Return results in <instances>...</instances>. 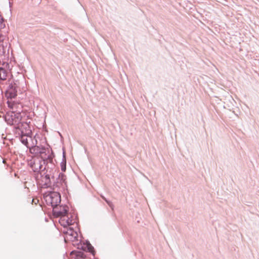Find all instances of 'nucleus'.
I'll list each match as a JSON object with an SVG mask.
<instances>
[{
	"label": "nucleus",
	"instance_id": "1",
	"mask_svg": "<svg viewBox=\"0 0 259 259\" xmlns=\"http://www.w3.org/2000/svg\"><path fill=\"white\" fill-rule=\"evenodd\" d=\"M22 116L20 113L8 112L5 115V120L8 124L16 127L22 121Z\"/></svg>",
	"mask_w": 259,
	"mask_h": 259
},
{
	"label": "nucleus",
	"instance_id": "2",
	"mask_svg": "<svg viewBox=\"0 0 259 259\" xmlns=\"http://www.w3.org/2000/svg\"><path fill=\"white\" fill-rule=\"evenodd\" d=\"M44 198L47 203L51 205L53 208L57 206L61 202L60 194L56 192H51L46 194Z\"/></svg>",
	"mask_w": 259,
	"mask_h": 259
},
{
	"label": "nucleus",
	"instance_id": "3",
	"mask_svg": "<svg viewBox=\"0 0 259 259\" xmlns=\"http://www.w3.org/2000/svg\"><path fill=\"white\" fill-rule=\"evenodd\" d=\"M65 241H75L78 237L77 233L71 228H66L64 231Z\"/></svg>",
	"mask_w": 259,
	"mask_h": 259
},
{
	"label": "nucleus",
	"instance_id": "4",
	"mask_svg": "<svg viewBox=\"0 0 259 259\" xmlns=\"http://www.w3.org/2000/svg\"><path fill=\"white\" fill-rule=\"evenodd\" d=\"M15 128L17 130L16 133L19 135H31L30 127L27 122L21 121Z\"/></svg>",
	"mask_w": 259,
	"mask_h": 259
},
{
	"label": "nucleus",
	"instance_id": "5",
	"mask_svg": "<svg viewBox=\"0 0 259 259\" xmlns=\"http://www.w3.org/2000/svg\"><path fill=\"white\" fill-rule=\"evenodd\" d=\"M68 207L66 206H60L53 208V213L57 217H61L67 214Z\"/></svg>",
	"mask_w": 259,
	"mask_h": 259
},
{
	"label": "nucleus",
	"instance_id": "6",
	"mask_svg": "<svg viewBox=\"0 0 259 259\" xmlns=\"http://www.w3.org/2000/svg\"><path fill=\"white\" fill-rule=\"evenodd\" d=\"M74 222V221L67 214L60 217L59 220L60 224L64 228H67L68 226L71 225Z\"/></svg>",
	"mask_w": 259,
	"mask_h": 259
},
{
	"label": "nucleus",
	"instance_id": "7",
	"mask_svg": "<svg viewBox=\"0 0 259 259\" xmlns=\"http://www.w3.org/2000/svg\"><path fill=\"white\" fill-rule=\"evenodd\" d=\"M30 152L34 154H41L45 152V149L44 148H40L38 146H32L29 148Z\"/></svg>",
	"mask_w": 259,
	"mask_h": 259
},
{
	"label": "nucleus",
	"instance_id": "8",
	"mask_svg": "<svg viewBox=\"0 0 259 259\" xmlns=\"http://www.w3.org/2000/svg\"><path fill=\"white\" fill-rule=\"evenodd\" d=\"M17 90L15 88L11 87L7 91L6 96L8 99L14 98L17 96Z\"/></svg>",
	"mask_w": 259,
	"mask_h": 259
},
{
	"label": "nucleus",
	"instance_id": "9",
	"mask_svg": "<svg viewBox=\"0 0 259 259\" xmlns=\"http://www.w3.org/2000/svg\"><path fill=\"white\" fill-rule=\"evenodd\" d=\"M83 248L84 250L91 252L94 256L95 255V250L94 248L89 242L84 244Z\"/></svg>",
	"mask_w": 259,
	"mask_h": 259
},
{
	"label": "nucleus",
	"instance_id": "10",
	"mask_svg": "<svg viewBox=\"0 0 259 259\" xmlns=\"http://www.w3.org/2000/svg\"><path fill=\"white\" fill-rule=\"evenodd\" d=\"M39 160L38 159H34L33 163L31 162V166L35 171H38L41 168V166L39 164Z\"/></svg>",
	"mask_w": 259,
	"mask_h": 259
},
{
	"label": "nucleus",
	"instance_id": "11",
	"mask_svg": "<svg viewBox=\"0 0 259 259\" xmlns=\"http://www.w3.org/2000/svg\"><path fill=\"white\" fill-rule=\"evenodd\" d=\"M21 136V142L27 146V147H29L28 143V138H31V135H25V134H20Z\"/></svg>",
	"mask_w": 259,
	"mask_h": 259
},
{
	"label": "nucleus",
	"instance_id": "12",
	"mask_svg": "<svg viewBox=\"0 0 259 259\" xmlns=\"http://www.w3.org/2000/svg\"><path fill=\"white\" fill-rule=\"evenodd\" d=\"M7 78V73L5 70L0 68V80H6Z\"/></svg>",
	"mask_w": 259,
	"mask_h": 259
},
{
	"label": "nucleus",
	"instance_id": "13",
	"mask_svg": "<svg viewBox=\"0 0 259 259\" xmlns=\"http://www.w3.org/2000/svg\"><path fill=\"white\" fill-rule=\"evenodd\" d=\"M75 259H88L86 258L83 254V253L81 252H78Z\"/></svg>",
	"mask_w": 259,
	"mask_h": 259
},
{
	"label": "nucleus",
	"instance_id": "14",
	"mask_svg": "<svg viewBox=\"0 0 259 259\" xmlns=\"http://www.w3.org/2000/svg\"><path fill=\"white\" fill-rule=\"evenodd\" d=\"M61 169L63 171H65V169H66V165H65V164H64L63 163H62L61 164Z\"/></svg>",
	"mask_w": 259,
	"mask_h": 259
},
{
	"label": "nucleus",
	"instance_id": "15",
	"mask_svg": "<svg viewBox=\"0 0 259 259\" xmlns=\"http://www.w3.org/2000/svg\"><path fill=\"white\" fill-rule=\"evenodd\" d=\"M32 203H34L35 204H36L38 202V200L37 199H33L32 200Z\"/></svg>",
	"mask_w": 259,
	"mask_h": 259
},
{
	"label": "nucleus",
	"instance_id": "16",
	"mask_svg": "<svg viewBox=\"0 0 259 259\" xmlns=\"http://www.w3.org/2000/svg\"><path fill=\"white\" fill-rule=\"evenodd\" d=\"M8 105H9V106L10 107H11V108H13V107H12V104H11L10 101H8Z\"/></svg>",
	"mask_w": 259,
	"mask_h": 259
},
{
	"label": "nucleus",
	"instance_id": "17",
	"mask_svg": "<svg viewBox=\"0 0 259 259\" xmlns=\"http://www.w3.org/2000/svg\"><path fill=\"white\" fill-rule=\"evenodd\" d=\"M102 198H103L104 199H105V200L107 202V201L106 200V199L105 198V197H104L103 196H102Z\"/></svg>",
	"mask_w": 259,
	"mask_h": 259
}]
</instances>
